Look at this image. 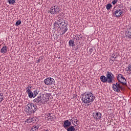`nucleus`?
Wrapping results in <instances>:
<instances>
[{
	"label": "nucleus",
	"mask_w": 131,
	"mask_h": 131,
	"mask_svg": "<svg viewBox=\"0 0 131 131\" xmlns=\"http://www.w3.org/2000/svg\"><path fill=\"white\" fill-rule=\"evenodd\" d=\"M124 14L123 6L121 3H118V5L114 7L113 15L116 18H120V17H122Z\"/></svg>",
	"instance_id": "1"
},
{
	"label": "nucleus",
	"mask_w": 131,
	"mask_h": 131,
	"mask_svg": "<svg viewBox=\"0 0 131 131\" xmlns=\"http://www.w3.org/2000/svg\"><path fill=\"white\" fill-rule=\"evenodd\" d=\"M47 116L48 117H50V116H51V113L48 114Z\"/></svg>",
	"instance_id": "33"
},
{
	"label": "nucleus",
	"mask_w": 131,
	"mask_h": 131,
	"mask_svg": "<svg viewBox=\"0 0 131 131\" xmlns=\"http://www.w3.org/2000/svg\"><path fill=\"white\" fill-rule=\"evenodd\" d=\"M106 76L108 83H112L114 81V78H115L114 75L111 72L107 71Z\"/></svg>",
	"instance_id": "4"
},
{
	"label": "nucleus",
	"mask_w": 131,
	"mask_h": 131,
	"mask_svg": "<svg viewBox=\"0 0 131 131\" xmlns=\"http://www.w3.org/2000/svg\"><path fill=\"white\" fill-rule=\"evenodd\" d=\"M70 125H71V122H70L69 120H67L64 121L63 123V127H64L66 129L69 127Z\"/></svg>",
	"instance_id": "13"
},
{
	"label": "nucleus",
	"mask_w": 131,
	"mask_h": 131,
	"mask_svg": "<svg viewBox=\"0 0 131 131\" xmlns=\"http://www.w3.org/2000/svg\"><path fill=\"white\" fill-rule=\"evenodd\" d=\"M67 131H75V128L73 126H71L67 129Z\"/></svg>",
	"instance_id": "20"
},
{
	"label": "nucleus",
	"mask_w": 131,
	"mask_h": 131,
	"mask_svg": "<svg viewBox=\"0 0 131 131\" xmlns=\"http://www.w3.org/2000/svg\"><path fill=\"white\" fill-rule=\"evenodd\" d=\"M50 97L49 96L48 94H45L43 96L42 98V100H43V103H46V102H48L49 100H50Z\"/></svg>",
	"instance_id": "14"
},
{
	"label": "nucleus",
	"mask_w": 131,
	"mask_h": 131,
	"mask_svg": "<svg viewBox=\"0 0 131 131\" xmlns=\"http://www.w3.org/2000/svg\"><path fill=\"white\" fill-rule=\"evenodd\" d=\"M77 38H76V39L78 40L80 39V38H81V36H80V35H77Z\"/></svg>",
	"instance_id": "31"
},
{
	"label": "nucleus",
	"mask_w": 131,
	"mask_h": 131,
	"mask_svg": "<svg viewBox=\"0 0 131 131\" xmlns=\"http://www.w3.org/2000/svg\"><path fill=\"white\" fill-rule=\"evenodd\" d=\"M33 95H34V98H35L36 96L38 95L39 91L38 90H35L33 92Z\"/></svg>",
	"instance_id": "25"
},
{
	"label": "nucleus",
	"mask_w": 131,
	"mask_h": 131,
	"mask_svg": "<svg viewBox=\"0 0 131 131\" xmlns=\"http://www.w3.org/2000/svg\"><path fill=\"white\" fill-rule=\"evenodd\" d=\"M41 60L40 59H38L37 60V63H39V62H40Z\"/></svg>",
	"instance_id": "32"
},
{
	"label": "nucleus",
	"mask_w": 131,
	"mask_h": 131,
	"mask_svg": "<svg viewBox=\"0 0 131 131\" xmlns=\"http://www.w3.org/2000/svg\"><path fill=\"white\" fill-rule=\"evenodd\" d=\"M35 121H36V118L29 117L28 119H27L25 122H27V123H32L35 122Z\"/></svg>",
	"instance_id": "12"
},
{
	"label": "nucleus",
	"mask_w": 131,
	"mask_h": 131,
	"mask_svg": "<svg viewBox=\"0 0 131 131\" xmlns=\"http://www.w3.org/2000/svg\"><path fill=\"white\" fill-rule=\"evenodd\" d=\"M1 52L2 54H6L8 52V48L7 46H4L1 50Z\"/></svg>",
	"instance_id": "18"
},
{
	"label": "nucleus",
	"mask_w": 131,
	"mask_h": 131,
	"mask_svg": "<svg viewBox=\"0 0 131 131\" xmlns=\"http://www.w3.org/2000/svg\"><path fill=\"white\" fill-rule=\"evenodd\" d=\"M21 23H22V21H21V20H18L16 22L15 26H19V25H20V24H21Z\"/></svg>",
	"instance_id": "28"
},
{
	"label": "nucleus",
	"mask_w": 131,
	"mask_h": 131,
	"mask_svg": "<svg viewBox=\"0 0 131 131\" xmlns=\"http://www.w3.org/2000/svg\"><path fill=\"white\" fill-rule=\"evenodd\" d=\"M38 128L39 127L35 125L31 128L30 131H36Z\"/></svg>",
	"instance_id": "19"
},
{
	"label": "nucleus",
	"mask_w": 131,
	"mask_h": 131,
	"mask_svg": "<svg viewBox=\"0 0 131 131\" xmlns=\"http://www.w3.org/2000/svg\"><path fill=\"white\" fill-rule=\"evenodd\" d=\"M100 81H101V82H103V83H106V82H108L107 77L104 75L100 76Z\"/></svg>",
	"instance_id": "15"
},
{
	"label": "nucleus",
	"mask_w": 131,
	"mask_h": 131,
	"mask_svg": "<svg viewBox=\"0 0 131 131\" xmlns=\"http://www.w3.org/2000/svg\"><path fill=\"white\" fill-rule=\"evenodd\" d=\"M89 51L92 53V52L93 51V50L92 49H90Z\"/></svg>",
	"instance_id": "34"
},
{
	"label": "nucleus",
	"mask_w": 131,
	"mask_h": 131,
	"mask_svg": "<svg viewBox=\"0 0 131 131\" xmlns=\"http://www.w3.org/2000/svg\"><path fill=\"white\" fill-rule=\"evenodd\" d=\"M125 36L127 38H131V29H129L125 33Z\"/></svg>",
	"instance_id": "17"
},
{
	"label": "nucleus",
	"mask_w": 131,
	"mask_h": 131,
	"mask_svg": "<svg viewBox=\"0 0 131 131\" xmlns=\"http://www.w3.org/2000/svg\"><path fill=\"white\" fill-rule=\"evenodd\" d=\"M95 100L94 94L91 92H85L82 96V101L84 104H88L90 106Z\"/></svg>",
	"instance_id": "2"
},
{
	"label": "nucleus",
	"mask_w": 131,
	"mask_h": 131,
	"mask_svg": "<svg viewBox=\"0 0 131 131\" xmlns=\"http://www.w3.org/2000/svg\"><path fill=\"white\" fill-rule=\"evenodd\" d=\"M126 1H129V0H126Z\"/></svg>",
	"instance_id": "35"
},
{
	"label": "nucleus",
	"mask_w": 131,
	"mask_h": 131,
	"mask_svg": "<svg viewBox=\"0 0 131 131\" xmlns=\"http://www.w3.org/2000/svg\"><path fill=\"white\" fill-rule=\"evenodd\" d=\"M34 103H35L37 105H43L44 102L42 100V99H41V96H38L37 98H35L33 100Z\"/></svg>",
	"instance_id": "10"
},
{
	"label": "nucleus",
	"mask_w": 131,
	"mask_h": 131,
	"mask_svg": "<svg viewBox=\"0 0 131 131\" xmlns=\"http://www.w3.org/2000/svg\"><path fill=\"white\" fill-rule=\"evenodd\" d=\"M68 29H67V27H66V26H65L64 29L63 30V32L62 33V35H63V34H64L66 31H67Z\"/></svg>",
	"instance_id": "30"
},
{
	"label": "nucleus",
	"mask_w": 131,
	"mask_h": 131,
	"mask_svg": "<svg viewBox=\"0 0 131 131\" xmlns=\"http://www.w3.org/2000/svg\"><path fill=\"white\" fill-rule=\"evenodd\" d=\"M101 117H102V114L100 112H97L96 113L94 118L96 120H98V119H101Z\"/></svg>",
	"instance_id": "16"
},
{
	"label": "nucleus",
	"mask_w": 131,
	"mask_h": 131,
	"mask_svg": "<svg viewBox=\"0 0 131 131\" xmlns=\"http://www.w3.org/2000/svg\"><path fill=\"white\" fill-rule=\"evenodd\" d=\"M113 90L115 92H117V93H119L120 92V90H122V84L121 83H116V84H113L112 86Z\"/></svg>",
	"instance_id": "5"
},
{
	"label": "nucleus",
	"mask_w": 131,
	"mask_h": 131,
	"mask_svg": "<svg viewBox=\"0 0 131 131\" xmlns=\"http://www.w3.org/2000/svg\"><path fill=\"white\" fill-rule=\"evenodd\" d=\"M126 71L128 72V71H131V63L129 64L128 66V67H127L126 68Z\"/></svg>",
	"instance_id": "26"
},
{
	"label": "nucleus",
	"mask_w": 131,
	"mask_h": 131,
	"mask_svg": "<svg viewBox=\"0 0 131 131\" xmlns=\"http://www.w3.org/2000/svg\"><path fill=\"white\" fill-rule=\"evenodd\" d=\"M50 12L52 14V15H55V14L60 13V9H59V6H54L51 7L50 9Z\"/></svg>",
	"instance_id": "8"
},
{
	"label": "nucleus",
	"mask_w": 131,
	"mask_h": 131,
	"mask_svg": "<svg viewBox=\"0 0 131 131\" xmlns=\"http://www.w3.org/2000/svg\"><path fill=\"white\" fill-rule=\"evenodd\" d=\"M69 45L70 47H74V41L73 40H70L69 41Z\"/></svg>",
	"instance_id": "22"
},
{
	"label": "nucleus",
	"mask_w": 131,
	"mask_h": 131,
	"mask_svg": "<svg viewBox=\"0 0 131 131\" xmlns=\"http://www.w3.org/2000/svg\"><path fill=\"white\" fill-rule=\"evenodd\" d=\"M4 101V94L0 93V104Z\"/></svg>",
	"instance_id": "23"
},
{
	"label": "nucleus",
	"mask_w": 131,
	"mask_h": 131,
	"mask_svg": "<svg viewBox=\"0 0 131 131\" xmlns=\"http://www.w3.org/2000/svg\"><path fill=\"white\" fill-rule=\"evenodd\" d=\"M7 2L9 5H14L16 3V0H7Z\"/></svg>",
	"instance_id": "21"
},
{
	"label": "nucleus",
	"mask_w": 131,
	"mask_h": 131,
	"mask_svg": "<svg viewBox=\"0 0 131 131\" xmlns=\"http://www.w3.org/2000/svg\"><path fill=\"white\" fill-rule=\"evenodd\" d=\"M72 122L73 124L74 125V123H77V120L76 119L73 120H72Z\"/></svg>",
	"instance_id": "29"
},
{
	"label": "nucleus",
	"mask_w": 131,
	"mask_h": 131,
	"mask_svg": "<svg viewBox=\"0 0 131 131\" xmlns=\"http://www.w3.org/2000/svg\"><path fill=\"white\" fill-rule=\"evenodd\" d=\"M118 3H120V2H118V0H114L112 1L113 5H115L116 4H117V5H118Z\"/></svg>",
	"instance_id": "27"
},
{
	"label": "nucleus",
	"mask_w": 131,
	"mask_h": 131,
	"mask_svg": "<svg viewBox=\"0 0 131 131\" xmlns=\"http://www.w3.org/2000/svg\"><path fill=\"white\" fill-rule=\"evenodd\" d=\"M44 83L46 85H53V84H55V79L48 77L44 80Z\"/></svg>",
	"instance_id": "7"
},
{
	"label": "nucleus",
	"mask_w": 131,
	"mask_h": 131,
	"mask_svg": "<svg viewBox=\"0 0 131 131\" xmlns=\"http://www.w3.org/2000/svg\"><path fill=\"white\" fill-rule=\"evenodd\" d=\"M117 78L120 83H122L123 85L126 84V79L123 77V76L121 74L118 75Z\"/></svg>",
	"instance_id": "9"
},
{
	"label": "nucleus",
	"mask_w": 131,
	"mask_h": 131,
	"mask_svg": "<svg viewBox=\"0 0 131 131\" xmlns=\"http://www.w3.org/2000/svg\"><path fill=\"white\" fill-rule=\"evenodd\" d=\"M64 25H65V22L62 21V20L58 19L54 22V28L59 29V28H62V26H64Z\"/></svg>",
	"instance_id": "6"
},
{
	"label": "nucleus",
	"mask_w": 131,
	"mask_h": 131,
	"mask_svg": "<svg viewBox=\"0 0 131 131\" xmlns=\"http://www.w3.org/2000/svg\"><path fill=\"white\" fill-rule=\"evenodd\" d=\"M31 86L29 87H27L26 88V93H27L28 95V97L29 98H30V99H32V98H34V96L33 95V92H31Z\"/></svg>",
	"instance_id": "11"
},
{
	"label": "nucleus",
	"mask_w": 131,
	"mask_h": 131,
	"mask_svg": "<svg viewBox=\"0 0 131 131\" xmlns=\"http://www.w3.org/2000/svg\"><path fill=\"white\" fill-rule=\"evenodd\" d=\"M111 8H112V5H111V4H107L106 5V9L107 10H110V9H111Z\"/></svg>",
	"instance_id": "24"
},
{
	"label": "nucleus",
	"mask_w": 131,
	"mask_h": 131,
	"mask_svg": "<svg viewBox=\"0 0 131 131\" xmlns=\"http://www.w3.org/2000/svg\"><path fill=\"white\" fill-rule=\"evenodd\" d=\"M37 107L34 103H29L26 106L25 111L28 113H34L36 111Z\"/></svg>",
	"instance_id": "3"
}]
</instances>
